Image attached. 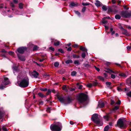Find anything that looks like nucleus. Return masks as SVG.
Listing matches in <instances>:
<instances>
[{
	"label": "nucleus",
	"instance_id": "b1692460",
	"mask_svg": "<svg viewBox=\"0 0 131 131\" xmlns=\"http://www.w3.org/2000/svg\"><path fill=\"white\" fill-rule=\"evenodd\" d=\"M73 61L71 60H68L65 61V63L67 64L72 63Z\"/></svg>",
	"mask_w": 131,
	"mask_h": 131
},
{
	"label": "nucleus",
	"instance_id": "37998d69",
	"mask_svg": "<svg viewBox=\"0 0 131 131\" xmlns=\"http://www.w3.org/2000/svg\"><path fill=\"white\" fill-rule=\"evenodd\" d=\"M90 4L89 3H82V5L83 6H84L88 5H89Z\"/></svg>",
	"mask_w": 131,
	"mask_h": 131
},
{
	"label": "nucleus",
	"instance_id": "5fc2aeb1",
	"mask_svg": "<svg viewBox=\"0 0 131 131\" xmlns=\"http://www.w3.org/2000/svg\"><path fill=\"white\" fill-rule=\"evenodd\" d=\"M86 9V7H84L82 8V12H84L85 11Z\"/></svg>",
	"mask_w": 131,
	"mask_h": 131
},
{
	"label": "nucleus",
	"instance_id": "13d9d810",
	"mask_svg": "<svg viewBox=\"0 0 131 131\" xmlns=\"http://www.w3.org/2000/svg\"><path fill=\"white\" fill-rule=\"evenodd\" d=\"M94 67L96 70L97 71H99L100 70V69L99 68H97L95 66H94Z\"/></svg>",
	"mask_w": 131,
	"mask_h": 131
},
{
	"label": "nucleus",
	"instance_id": "6e6552de",
	"mask_svg": "<svg viewBox=\"0 0 131 131\" xmlns=\"http://www.w3.org/2000/svg\"><path fill=\"white\" fill-rule=\"evenodd\" d=\"M26 48L25 47H21L17 49V51L19 53H23L26 50Z\"/></svg>",
	"mask_w": 131,
	"mask_h": 131
},
{
	"label": "nucleus",
	"instance_id": "4be33fe9",
	"mask_svg": "<svg viewBox=\"0 0 131 131\" xmlns=\"http://www.w3.org/2000/svg\"><path fill=\"white\" fill-rule=\"evenodd\" d=\"M119 108V107L118 106H115V107L113 108L112 111L113 112H115L116 110L118 109Z\"/></svg>",
	"mask_w": 131,
	"mask_h": 131
},
{
	"label": "nucleus",
	"instance_id": "aec40b11",
	"mask_svg": "<svg viewBox=\"0 0 131 131\" xmlns=\"http://www.w3.org/2000/svg\"><path fill=\"white\" fill-rule=\"evenodd\" d=\"M104 106V104L103 103H100L98 105V107L100 108H102Z\"/></svg>",
	"mask_w": 131,
	"mask_h": 131
},
{
	"label": "nucleus",
	"instance_id": "c756f323",
	"mask_svg": "<svg viewBox=\"0 0 131 131\" xmlns=\"http://www.w3.org/2000/svg\"><path fill=\"white\" fill-rule=\"evenodd\" d=\"M59 65V63L58 62H55L54 64V66L56 67H58Z\"/></svg>",
	"mask_w": 131,
	"mask_h": 131
},
{
	"label": "nucleus",
	"instance_id": "6ab92c4d",
	"mask_svg": "<svg viewBox=\"0 0 131 131\" xmlns=\"http://www.w3.org/2000/svg\"><path fill=\"white\" fill-rule=\"evenodd\" d=\"M17 55L18 58L21 61H24L25 60V59L24 57L22 56H19L18 54H17Z\"/></svg>",
	"mask_w": 131,
	"mask_h": 131
},
{
	"label": "nucleus",
	"instance_id": "9d476101",
	"mask_svg": "<svg viewBox=\"0 0 131 131\" xmlns=\"http://www.w3.org/2000/svg\"><path fill=\"white\" fill-rule=\"evenodd\" d=\"M58 98L60 102L65 103L66 102V99L63 97L59 96L58 97Z\"/></svg>",
	"mask_w": 131,
	"mask_h": 131
},
{
	"label": "nucleus",
	"instance_id": "338daca9",
	"mask_svg": "<svg viewBox=\"0 0 131 131\" xmlns=\"http://www.w3.org/2000/svg\"><path fill=\"white\" fill-rule=\"evenodd\" d=\"M1 52H6V51L4 49H3L1 50Z\"/></svg>",
	"mask_w": 131,
	"mask_h": 131
},
{
	"label": "nucleus",
	"instance_id": "69168bd1",
	"mask_svg": "<svg viewBox=\"0 0 131 131\" xmlns=\"http://www.w3.org/2000/svg\"><path fill=\"white\" fill-rule=\"evenodd\" d=\"M17 68L16 67H13V69L14 70L16 71L17 69Z\"/></svg>",
	"mask_w": 131,
	"mask_h": 131
},
{
	"label": "nucleus",
	"instance_id": "de8ad7c7",
	"mask_svg": "<svg viewBox=\"0 0 131 131\" xmlns=\"http://www.w3.org/2000/svg\"><path fill=\"white\" fill-rule=\"evenodd\" d=\"M75 14H77L79 16H80V13L78 11H75Z\"/></svg>",
	"mask_w": 131,
	"mask_h": 131
},
{
	"label": "nucleus",
	"instance_id": "2eb2a0df",
	"mask_svg": "<svg viewBox=\"0 0 131 131\" xmlns=\"http://www.w3.org/2000/svg\"><path fill=\"white\" fill-rule=\"evenodd\" d=\"M62 89L66 92H67L68 89L69 88V87L67 85H64L62 87Z\"/></svg>",
	"mask_w": 131,
	"mask_h": 131
},
{
	"label": "nucleus",
	"instance_id": "393cba45",
	"mask_svg": "<svg viewBox=\"0 0 131 131\" xmlns=\"http://www.w3.org/2000/svg\"><path fill=\"white\" fill-rule=\"evenodd\" d=\"M105 17H104L102 19V22L104 24H105L107 23V21L105 20Z\"/></svg>",
	"mask_w": 131,
	"mask_h": 131
},
{
	"label": "nucleus",
	"instance_id": "052dcab7",
	"mask_svg": "<svg viewBox=\"0 0 131 131\" xmlns=\"http://www.w3.org/2000/svg\"><path fill=\"white\" fill-rule=\"evenodd\" d=\"M10 5L12 7H14V5L12 2H10Z\"/></svg>",
	"mask_w": 131,
	"mask_h": 131
},
{
	"label": "nucleus",
	"instance_id": "e2e57ef3",
	"mask_svg": "<svg viewBox=\"0 0 131 131\" xmlns=\"http://www.w3.org/2000/svg\"><path fill=\"white\" fill-rule=\"evenodd\" d=\"M106 84L107 85H110L111 84L110 82H106Z\"/></svg>",
	"mask_w": 131,
	"mask_h": 131
},
{
	"label": "nucleus",
	"instance_id": "cd10ccee",
	"mask_svg": "<svg viewBox=\"0 0 131 131\" xmlns=\"http://www.w3.org/2000/svg\"><path fill=\"white\" fill-rule=\"evenodd\" d=\"M3 112L0 111V119L2 118L3 116Z\"/></svg>",
	"mask_w": 131,
	"mask_h": 131
},
{
	"label": "nucleus",
	"instance_id": "bf43d9fd",
	"mask_svg": "<svg viewBox=\"0 0 131 131\" xmlns=\"http://www.w3.org/2000/svg\"><path fill=\"white\" fill-rule=\"evenodd\" d=\"M78 45L77 44H74L72 46L74 48L78 47Z\"/></svg>",
	"mask_w": 131,
	"mask_h": 131
},
{
	"label": "nucleus",
	"instance_id": "a19ab883",
	"mask_svg": "<svg viewBox=\"0 0 131 131\" xmlns=\"http://www.w3.org/2000/svg\"><path fill=\"white\" fill-rule=\"evenodd\" d=\"M98 78L99 79L102 80V81H103L104 80V78L101 76H99L98 77Z\"/></svg>",
	"mask_w": 131,
	"mask_h": 131
},
{
	"label": "nucleus",
	"instance_id": "a211bd4d",
	"mask_svg": "<svg viewBox=\"0 0 131 131\" xmlns=\"http://www.w3.org/2000/svg\"><path fill=\"white\" fill-rule=\"evenodd\" d=\"M110 118V116L109 114H107L106 115L104 116V119L108 121Z\"/></svg>",
	"mask_w": 131,
	"mask_h": 131
},
{
	"label": "nucleus",
	"instance_id": "f3484780",
	"mask_svg": "<svg viewBox=\"0 0 131 131\" xmlns=\"http://www.w3.org/2000/svg\"><path fill=\"white\" fill-rule=\"evenodd\" d=\"M80 49V50L83 51L85 52H86L87 51V49L83 46H81Z\"/></svg>",
	"mask_w": 131,
	"mask_h": 131
},
{
	"label": "nucleus",
	"instance_id": "1a4fd4ad",
	"mask_svg": "<svg viewBox=\"0 0 131 131\" xmlns=\"http://www.w3.org/2000/svg\"><path fill=\"white\" fill-rule=\"evenodd\" d=\"M52 40L51 41L52 42H54V45L56 46H58L59 45L60 43V42L59 41H58L56 40H54V39Z\"/></svg>",
	"mask_w": 131,
	"mask_h": 131
},
{
	"label": "nucleus",
	"instance_id": "7c9ffc66",
	"mask_svg": "<svg viewBox=\"0 0 131 131\" xmlns=\"http://www.w3.org/2000/svg\"><path fill=\"white\" fill-rule=\"evenodd\" d=\"M19 7L20 9H22L23 7V4L21 3H20L19 4Z\"/></svg>",
	"mask_w": 131,
	"mask_h": 131
},
{
	"label": "nucleus",
	"instance_id": "2f4dec72",
	"mask_svg": "<svg viewBox=\"0 0 131 131\" xmlns=\"http://www.w3.org/2000/svg\"><path fill=\"white\" fill-rule=\"evenodd\" d=\"M115 18L117 19H119L121 18V16L118 15H116L115 16Z\"/></svg>",
	"mask_w": 131,
	"mask_h": 131
},
{
	"label": "nucleus",
	"instance_id": "72a5a7b5",
	"mask_svg": "<svg viewBox=\"0 0 131 131\" xmlns=\"http://www.w3.org/2000/svg\"><path fill=\"white\" fill-rule=\"evenodd\" d=\"M38 47L37 46H35L33 48V50H38Z\"/></svg>",
	"mask_w": 131,
	"mask_h": 131
},
{
	"label": "nucleus",
	"instance_id": "774afa93",
	"mask_svg": "<svg viewBox=\"0 0 131 131\" xmlns=\"http://www.w3.org/2000/svg\"><path fill=\"white\" fill-rule=\"evenodd\" d=\"M115 103V102L114 101L112 100L111 101V104L112 105L113 104Z\"/></svg>",
	"mask_w": 131,
	"mask_h": 131
},
{
	"label": "nucleus",
	"instance_id": "6e6d98bb",
	"mask_svg": "<svg viewBox=\"0 0 131 131\" xmlns=\"http://www.w3.org/2000/svg\"><path fill=\"white\" fill-rule=\"evenodd\" d=\"M121 103V101L119 100H118L116 103V104L119 105Z\"/></svg>",
	"mask_w": 131,
	"mask_h": 131
},
{
	"label": "nucleus",
	"instance_id": "f704fd0d",
	"mask_svg": "<svg viewBox=\"0 0 131 131\" xmlns=\"http://www.w3.org/2000/svg\"><path fill=\"white\" fill-rule=\"evenodd\" d=\"M103 9L105 11H106L107 9V7L105 5H103L102 7Z\"/></svg>",
	"mask_w": 131,
	"mask_h": 131
},
{
	"label": "nucleus",
	"instance_id": "ddd939ff",
	"mask_svg": "<svg viewBox=\"0 0 131 131\" xmlns=\"http://www.w3.org/2000/svg\"><path fill=\"white\" fill-rule=\"evenodd\" d=\"M107 72L110 73H113L116 74H117L118 73V72L116 71H114L112 70L109 69H107Z\"/></svg>",
	"mask_w": 131,
	"mask_h": 131
},
{
	"label": "nucleus",
	"instance_id": "dca6fc26",
	"mask_svg": "<svg viewBox=\"0 0 131 131\" xmlns=\"http://www.w3.org/2000/svg\"><path fill=\"white\" fill-rule=\"evenodd\" d=\"M126 82L129 85H131V77L126 80Z\"/></svg>",
	"mask_w": 131,
	"mask_h": 131
},
{
	"label": "nucleus",
	"instance_id": "5701e85b",
	"mask_svg": "<svg viewBox=\"0 0 131 131\" xmlns=\"http://www.w3.org/2000/svg\"><path fill=\"white\" fill-rule=\"evenodd\" d=\"M119 75L123 77L124 78L126 77V75L124 73H121L119 74Z\"/></svg>",
	"mask_w": 131,
	"mask_h": 131
},
{
	"label": "nucleus",
	"instance_id": "3c124183",
	"mask_svg": "<svg viewBox=\"0 0 131 131\" xmlns=\"http://www.w3.org/2000/svg\"><path fill=\"white\" fill-rule=\"evenodd\" d=\"M127 95L128 96L131 97V91L128 93Z\"/></svg>",
	"mask_w": 131,
	"mask_h": 131
},
{
	"label": "nucleus",
	"instance_id": "a878e982",
	"mask_svg": "<svg viewBox=\"0 0 131 131\" xmlns=\"http://www.w3.org/2000/svg\"><path fill=\"white\" fill-rule=\"evenodd\" d=\"M117 90L119 91H124L122 89V87L121 86H118L117 87Z\"/></svg>",
	"mask_w": 131,
	"mask_h": 131
},
{
	"label": "nucleus",
	"instance_id": "9b49d317",
	"mask_svg": "<svg viewBox=\"0 0 131 131\" xmlns=\"http://www.w3.org/2000/svg\"><path fill=\"white\" fill-rule=\"evenodd\" d=\"M122 33L125 35L126 36H129L130 35L127 32V30L124 28L123 29L121 30Z\"/></svg>",
	"mask_w": 131,
	"mask_h": 131
},
{
	"label": "nucleus",
	"instance_id": "c9c22d12",
	"mask_svg": "<svg viewBox=\"0 0 131 131\" xmlns=\"http://www.w3.org/2000/svg\"><path fill=\"white\" fill-rule=\"evenodd\" d=\"M74 63L75 64L79 65L80 64V63L78 60H75L74 61Z\"/></svg>",
	"mask_w": 131,
	"mask_h": 131
},
{
	"label": "nucleus",
	"instance_id": "a18cd8bd",
	"mask_svg": "<svg viewBox=\"0 0 131 131\" xmlns=\"http://www.w3.org/2000/svg\"><path fill=\"white\" fill-rule=\"evenodd\" d=\"M92 84L93 86H95L97 85V83L96 82H93Z\"/></svg>",
	"mask_w": 131,
	"mask_h": 131
},
{
	"label": "nucleus",
	"instance_id": "8fccbe9b",
	"mask_svg": "<svg viewBox=\"0 0 131 131\" xmlns=\"http://www.w3.org/2000/svg\"><path fill=\"white\" fill-rule=\"evenodd\" d=\"M118 26L119 28L121 29V30H122V29H123L124 28L122 27V25L121 24H119L118 25Z\"/></svg>",
	"mask_w": 131,
	"mask_h": 131
},
{
	"label": "nucleus",
	"instance_id": "20e7f679",
	"mask_svg": "<svg viewBox=\"0 0 131 131\" xmlns=\"http://www.w3.org/2000/svg\"><path fill=\"white\" fill-rule=\"evenodd\" d=\"M92 120L99 126H101L103 124L102 122H101L99 118L98 117V115L97 114H94L92 116Z\"/></svg>",
	"mask_w": 131,
	"mask_h": 131
},
{
	"label": "nucleus",
	"instance_id": "58836bf2",
	"mask_svg": "<svg viewBox=\"0 0 131 131\" xmlns=\"http://www.w3.org/2000/svg\"><path fill=\"white\" fill-rule=\"evenodd\" d=\"M51 110V107H48L47 108V112L48 113H50V111Z\"/></svg>",
	"mask_w": 131,
	"mask_h": 131
},
{
	"label": "nucleus",
	"instance_id": "4d7b16f0",
	"mask_svg": "<svg viewBox=\"0 0 131 131\" xmlns=\"http://www.w3.org/2000/svg\"><path fill=\"white\" fill-rule=\"evenodd\" d=\"M49 49L52 50V51H54V48L52 47H50L49 48Z\"/></svg>",
	"mask_w": 131,
	"mask_h": 131
},
{
	"label": "nucleus",
	"instance_id": "864d4df0",
	"mask_svg": "<svg viewBox=\"0 0 131 131\" xmlns=\"http://www.w3.org/2000/svg\"><path fill=\"white\" fill-rule=\"evenodd\" d=\"M111 77L112 78L114 79L115 78V75L114 74H111Z\"/></svg>",
	"mask_w": 131,
	"mask_h": 131
},
{
	"label": "nucleus",
	"instance_id": "f8f14e48",
	"mask_svg": "<svg viewBox=\"0 0 131 131\" xmlns=\"http://www.w3.org/2000/svg\"><path fill=\"white\" fill-rule=\"evenodd\" d=\"M78 4L77 2H71L69 5V6L70 7H75L78 6Z\"/></svg>",
	"mask_w": 131,
	"mask_h": 131
},
{
	"label": "nucleus",
	"instance_id": "f257e3e1",
	"mask_svg": "<svg viewBox=\"0 0 131 131\" xmlns=\"http://www.w3.org/2000/svg\"><path fill=\"white\" fill-rule=\"evenodd\" d=\"M18 80L22 79L20 82L19 86L21 87L26 88L27 87L29 84V79L27 76H21L18 75L17 77Z\"/></svg>",
	"mask_w": 131,
	"mask_h": 131
},
{
	"label": "nucleus",
	"instance_id": "4468645a",
	"mask_svg": "<svg viewBox=\"0 0 131 131\" xmlns=\"http://www.w3.org/2000/svg\"><path fill=\"white\" fill-rule=\"evenodd\" d=\"M39 73L36 71H34L32 73V75L34 76V77L36 78H37L39 75Z\"/></svg>",
	"mask_w": 131,
	"mask_h": 131
},
{
	"label": "nucleus",
	"instance_id": "7ed1b4c3",
	"mask_svg": "<svg viewBox=\"0 0 131 131\" xmlns=\"http://www.w3.org/2000/svg\"><path fill=\"white\" fill-rule=\"evenodd\" d=\"M51 130L52 131H60L62 128L61 124L60 123L52 124L50 127Z\"/></svg>",
	"mask_w": 131,
	"mask_h": 131
},
{
	"label": "nucleus",
	"instance_id": "473e14b6",
	"mask_svg": "<svg viewBox=\"0 0 131 131\" xmlns=\"http://www.w3.org/2000/svg\"><path fill=\"white\" fill-rule=\"evenodd\" d=\"M34 46V45L32 43L30 42L28 45V46L29 48H31Z\"/></svg>",
	"mask_w": 131,
	"mask_h": 131
},
{
	"label": "nucleus",
	"instance_id": "f03ea898",
	"mask_svg": "<svg viewBox=\"0 0 131 131\" xmlns=\"http://www.w3.org/2000/svg\"><path fill=\"white\" fill-rule=\"evenodd\" d=\"M87 95L83 93H80L77 96V99L80 103L84 102L87 100Z\"/></svg>",
	"mask_w": 131,
	"mask_h": 131
},
{
	"label": "nucleus",
	"instance_id": "0eeeda50",
	"mask_svg": "<svg viewBox=\"0 0 131 131\" xmlns=\"http://www.w3.org/2000/svg\"><path fill=\"white\" fill-rule=\"evenodd\" d=\"M73 100L72 98L71 97L68 96L66 99V102L65 103V104H69L71 103Z\"/></svg>",
	"mask_w": 131,
	"mask_h": 131
},
{
	"label": "nucleus",
	"instance_id": "79ce46f5",
	"mask_svg": "<svg viewBox=\"0 0 131 131\" xmlns=\"http://www.w3.org/2000/svg\"><path fill=\"white\" fill-rule=\"evenodd\" d=\"M82 57L83 58H84L85 57V54L84 52L82 53Z\"/></svg>",
	"mask_w": 131,
	"mask_h": 131
},
{
	"label": "nucleus",
	"instance_id": "e433bc0d",
	"mask_svg": "<svg viewBox=\"0 0 131 131\" xmlns=\"http://www.w3.org/2000/svg\"><path fill=\"white\" fill-rule=\"evenodd\" d=\"M77 74L76 72L75 71H73L71 73V75L73 76H75Z\"/></svg>",
	"mask_w": 131,
	"mask_h": 131
},
{
	"label": "nucleus",
	"instance_id": "680f3d73",
	"mask_svg": "<svg viewBox=\"0 0 131 131\" xmlns=\"http://www.w3.org/2000/svg\"><path fill=\"white\" fill-rule=\"evenodd\" d=\"M13 2L15 3L16 4L18 3V0H13Z\"/></svg>",
	"mask_w": 131,
	"mask_h": 131
},
{
	"label": "nucleus",
	"instance_id": "bb28decb",
	"mask_svg": "<svg viewBox=\"0 0 131 131\" xmlns=\"http://www.w3.org/2000/svg\"><path fill=\"white\" fill-rule=\"evenodd\" d=\"M73 57L75 58H79L80 56L78 55H77L75 54H74L73 55Z\"/></svg>",
	"mask_w": 131,
	"mask_h": 131
},
{
	"label": "nucleus",
	"instance_id": "49530a36",
	"mask_svg": "<svg viewBox=\"0 0 131 131\" xmlns=\"http://www.w3.org/2000/svg\"><path fill=\"white\" fill-rule=\"evenodd\" d=\"M40 90L42 91H47V89H42V88H41L40 89Z\"/></svg>",
	"mask_w": 131,
	"mask_h": 131
},
{
	"label": "nucleus",
	"instance_id": "603ef678",
	"mask_svg": "<svg viewBox=\"0 0 131 131\" xmlns=\"http://www.w3.org/2000/svg\"><path fill=\"white\" fill-rule=\"evenodd\" d=\"M2 129L4 131H8V130L5 127H3L2 128Z\"/></svg>",
	"mask_w": 131,
	"mask_h": 131
},
{
	"label": "nucleus",
	"instance_id": "412c9836",
	"mask_svg": "<svg viewBox=\"0 0 131 131\" xmlns=\"http://www.w3.org/2000/svg\"><path fill=\"white\" fill-rule=\"evenodd\" d=\"M95 4L97 7L99 6L100 5V2L99 1L97 0L96 1V2L95 3Z\"/></svg>",
	"mask_w": 131,
	"mask_h": 131
},
{
	"label": "nucleus",
	"instance_id": "4c0bfd02",
	"mask_svg": "<svg viewBox=\"0 0 131 131\" xmlns=\"http://www.w3.org/2000/svg\"><path fill=\"white\" fill-rule=\"evenodd\" d=\"M87 86L88 87L91 88L93 86L92 84L91 83H89L87 85Z\"/></svg>",
	"mask_w": 131,
	"mask_h": 131
},
{
	"label": "nucleus",
	"instance_id": "423d86ee",
	"mask_svg": "<svg viewBox=\"0 0 131 131\" xmlns=\"http://www.w3.org/2000/svg\"><path fill=\"white\" fill-rule=\"evenodd\" d=\"M117 125L120 128H124L126 127V126L124 123L123 120L122 119L118 120L117 123Z\"/></svg>",
	"mask_w": 131,
	"mask_h": 131
},
{
	"label": "nucleus",
	"instance_id": "09e8293b",
	"mask_svg": "<svg viewBox=\"0 0 131 131\" xmlns=\"http://www.w3.org/2000/svg\"><path fill=\"white\" fill-rule=\"evenodd\" d=\"M58 50L59 51V52H61V53H64V52L63 51L62 49H59Z\"/></svg>",
	"mask_w": 131,
	"mask_h": 131
},
{
	"label": "nucleus",
	"instance_id": "c85d7f7f",
	"mask_svg": "<svg viewBox=\"0 0 131 131\" xmlns=\"http://www.w3.org/2000/svg\"><path fill=\"white\" fill-rule=\"evenodd\" d=\"M109 129V126L108 125L106 126L104 128V131H108Z\"/></svg>",
	"mask_w": 131,
	"mask_h": 131
},
{
	"label": "nucleus",
	"instance_id": "c03bdc74",
	"mask_svg": "<svg viewBox=\"0 0 131 131\" xmlns=\"http://www.w3.org/2000/svg\"><path fill=\"white\" fill-rule=\"evenodd\" d=\"M127 49L128 51H130L131 49V46H128L127 47Z\"/></svg>",
	"mask_w": 131,
	"mask_h": 131
},
{
	"label": "nucleus",
	"instance_id": "39448f33",
	"mask_svg": "<svg viewBox=\"0 0 131 131\" xmlns=\"http://www.w3.org/2000/svg\"><path fill=\"white\" fill-rule=\"evenodd\" d=\"M4 80L0 85V89H3L5 88V86L9 83L10 82L8 79L6 77H5L4 78Z\"/></svg>",
	"mask_w": 131,
	"mask_h": 131
},
{
	"label": "nucleus",
	"instance_id": "ea45409f",
	"mask_svg": "<svg viewBox=\"0 0 131 131\" xmlns=\"http://www.w3.org/2000/svg\"><path fill=\"white\" fill-rule=\"evenodd\" d=\"M38 95L39 96L41 97H43L44 96V95H43L41 93H38Z\"/></svg>",
	"mask_w": 131,
	"mask_h": 131
},
{
	"label": "nucleus",
	"instance_id": "0e129e2a",
	"mask_svg": "<svg viewBox=\"0 0 131 131\" xmlns=\"http://www.w3.org/2000/svg\"><path fill=\"white\" fill-rule=\"evenodd\" d=\"M112 10L111 8H110L108 9V12H112Z\"/></svg>",
	"mask_w": 131,
	"mask_h": 131
}]
</instances>
